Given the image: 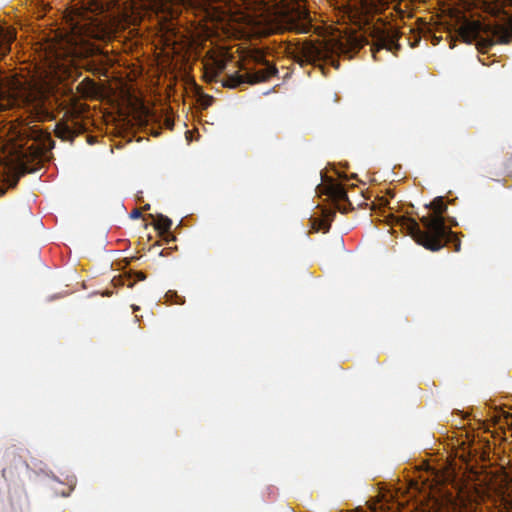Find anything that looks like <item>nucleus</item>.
<instances>
[{"label":"nucleus","instance_id":"obj_7","mask_svg":"<svg viewBox=\"0 0 512 512\" xmlns=\"http://www.w3.org/2000/svg\"><path fill=\"white\" fill-rule=\"evenodd\" d=\"M215 0H153L151 7L156 11L168 12L173 18L180 12L181 7H196L209 14V6Z\"/></svg>","mask_w":512,"mask_h":512},{"label":"nucleus","instance_id":"obj_3","mask_svg":"<svg viewBox=\"0 0 512 512\" xmlns=\"http://www.w3.org/2000/svg\"><path fill=\"white\" fill-rule=\"evenodd\" d=\"M458 34L467 43L476 40L479 48L485 50L494 44L510 41L512 38V21L509 27L492 24L482 25L478 21H464L458 29Z\"/></svg>","mask_w":512,"mask_h":512},{"label":"nucleus","instance_id":"obj_11","mask_svg":"<svg viewBox=\"0 0 512 512\" xmlns=\"http://www.w3.org/2000/svg\"><path fill=\"white\" fill-rule=\"evenodd\" d=\"M430 208L434 211L435 215L442 216V213L446 209V205L442 198H436L430 203Z\"/></svg>","mask_w":512,"mask_h":512},{"label":"nucleus","instance_id":"obj_1","mask_svg":"<svg viewBox=\"0 0 512 512\" xmlns=\"http://www.w3.org/2000/svg\"><path fill=\"white\" fill-rule=\"evenodd\" d=\"M242 18L250 27V32L258 36L285 30L308 33L312 27L305 5L299 1L288 3L281 0L273 6L261 4L253 13Z\"/></svg>","mask_w":512,"mask_h":512},{"label":"nucleus","instance_id":"obj_6","mask_svg":"<svg viewBox=\"0 0 512 512\" xmlns=\"http://www.w3.org/2000/svg\"><path fill=\"white\" fill-rule=\"evenodd\" d=\"M232 62V56L225 48H217L207 52L203 60L204 77L208 81H215Z\"/></svg>","mask_w":512,"mask_h":512},{"label":"nucleus","instance_id":"obj_5","mask_svg":"<svg viewBox=\"0 0 512 512\" xmlns=\"http://www.w3.org/2000/svg\"><path fill=\"white\" fill-rule=\"evenodd\" d=\"M421 221L429 229V232L420 234V245L433 251L441 249L443 247L442 241L446 236L443 217L434 215L423 217Z\"/></svg>","mask_w":512,"mask_h":512},{"label":"nucleus","instance_id":"obj_12","mask_svg":"<svg viewBox=\"0 0 512 512\" xmlns=\"http://www.w3.org/2000/svg\"><path fill=\"white\" fill-rule=\"evenodd\" d=\"M157 229L161 231H168L171 227V221L167 218L160 217L156 223Z\"/></svg>","mask_w":512,"mask_h":512},{"label":"nucleus","instance_id":"obj_13","mask_svg":"<svg viewBox=\"0 0 512 512\" xmlns=\"http://www.w3.org/2000/svg\"><path fill=\"white\" fill-rule=\"evenodd\" d=\"M252 57L253 59L256 61V62H262L263 61V58H264V55L262 52L260 51H254L252 52Z\"/></svg>","mask_w":512,"mask_h":512},{"label":"nucleus","instance_id":"obj_10","mask_svg":"<svg viewBox=\"0 0 512 512\" xmlns=\"http://www.w3.org/2000/svg\"><path fill=\"white\" fill-rule=\"evenodd\" d=\"M399 225L401 228L405 229L418 244H420V234H423V231L420 230L419 225L415 220L402 218L399 220Z\"/></svg>","mask_w":512,"mask_h":512},{"label":"nucleus","instance_id":"obj_4","mask_svg":"<svg viewBox=\"0 0 512 512\" xmlns=\"http://www.w3.org/2000/svg\"><path fill=\"white\" fill-rule=\"evenodd\" d=\"M384 0H354L341 11L342 18L347 17L358 27L366 25L373 14L379 12L385 5Z\"/></svg>","mask_w":512,"mask_h":512},{"label":"nucleus","instance_id":"obj_2","mask_svg":"<svg viewBox=\"0 0 512 512\" xmlns=\"http://www.w3.org/2000/svg\"><path fill=\"white\" fill-rule=\"evenodd\" d=\"M363 35L343 27H328L316 40L289 43L286 53L299 64L324 60L333 54L348 53L362 46Z\"/></svg>","mask_w":512,"mask_h":512},{"label":"nucleus","instance_id":"obj_14","mask_svg":"<svg viewBox=\"0 0 512 512\" xmlns=\"http://www.w3.org/2000/svg\"><path fill=\"white\" fill-rule=\"evenodd\" d=\"M343 194H344V191L341 188H339L337 193H336L337 197H342Z\"/></svg>","mask_w":512,"mask_h":512},{"label":"nucleus","instance_id":"obj_9","mask_svg":"<svg viewBox=\"0 0 512 512\" xmlns=\"http://www.w3.org/2000/svg\"><path fill=\"white\" fill-rule=\"evenodd\" d=\"M16 37L15 30L11 27H0V59L10 51V44Z\"/></svg>","mask_w":512,"mask_h":512},{"label":"nucleus","instance_id":"obj_8","mask_svg":"<svg viewBox=\"0 0 512 512\" xmlns=\"http://www.w3.org/2000/svg\"><path fill=\"white\" fill-rule=\"evenodd\" d=\"M275 72L276 69L273 66L266 65L253 73H246L245 75L231 74L223 84L229 88H235L246 81L250 84L259 83L270 78Z\"/></svg>","mask_w":512,"mask_h":512}]
</instances>
